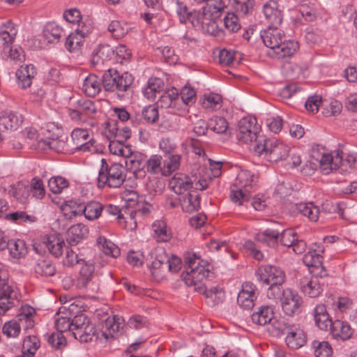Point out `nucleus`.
Here are the masks:
<instances>
[{
	"instance_id": "f257e3e1",
	"label": "nucleus",
	"mask_w": 357,
	"mask_h": 357,
	"mask_svg": "<svg viewBox=\"0 0 357 357\" xmlns=\"http://www.w3.org/2000/svg\"><path fill=\"white\" fill-rule=\"evenodd\" d=\"M278 26H268L261 32V38L264 44L270 48V56L278 59L290 57L298 50V43L294 40H284V33Z\"/></svg>"
},
{
	"instance_id": "f03ea898",
	"label": "nucleus",
	"mask_w": 357,
	"mask_h": 357,
	"mask_svg": "<svg viewBox=\"0 0 357 357\" xmlns=\"http://www.w3.org/2000/svg\"><path fill=\"white\" fill-rule=\"evenodd\" d=\"M185 273L183 280L188 286H198L196 289H203L202 282L212 274L210 264L195 253H188L185 257Z\"/></svg>"
},
{
	"instance_id": "7ed1b4c3",
	"label": "nucleus",
	"mask_w": 357,
	"mask_h": 357,
	"mask_svg": "<svg viewBox=\"0 0 357 357\" xmlns=\"http://www.w3.org/2000/svg\"><path fill=\"white\" fill-rule=\"evenodd\" d=\"M317 152H314V157L319 162L320 169L324 174H328L333 170L340 169L345 171L347 168L355 169L357 167V155L356 153H349L344 159L339 151L333 153H324L321 158L316 157Z\"/></svg>"
},
{
	"instance_id": "20e7f679",
	"label": "nucleus",
	"mask_w": 357,
	"mask_h": 357,
	"mask_svg": "<svg viewBox=\"0 0 357 357\" xmlns=\"http://www.w3.org/2000/svg\"><path fill=\"white\" fill-rule=\"evenodd\" d=\"M126 179L125 167L119 162L109 165L104 158L101 160V167L98 172V186L104 188L120 187Z\"/></svg>"
},
{
	"instance_id": "39448f33",
	"label": "nucleus",
	"mask_w": 357,
	"mask_h": 357,
	"mask_svg": "<svg viewBox=\"0 0 357 357\" xmlns=\"http://www.w3.org/2000/svg\"><path fill=\"white\" fill-rule=\"evenodd\" d=\"M254 150L259 156L264 155L270 162L284 160L290 153V148L287 144L275 139L258 142L255 146Z\"/></svg>"
},
{
	"instance_id": "423d86ee",
	"label": "nucleus",
	"mask_w": 357,
	"mask_h": 357,
	"mask_svg": "<svg viewBox=\"0 0 357 357\" xmlns=\"http://www.w3.org/2000/svg\"><path fill=\"white\" fill-rule=\"evenodd\" d=\"M73 282L75 289L89 295L96 293L100 289L95 275V268L91 263L84 262L78 275Z\"/></svg>"
},
{
	"instance_id": "0eeeda50",
	"label": "nucleus",
	"mask_w": 357,
	"mask_h": 357,
	"mask_svg": "<svg viewBox=\"0 0 357 357\" xmlns=\"http://www.w3.org/2000/svg\"><path fill=\"white\" fill-rule=\"evenodd\" d=\"M132 82L130 75L127 73L121 75L114 69H109L102 75V86L107 91H126Z\"/></svg>"
},
{
	"instance_id": "6e6552de",
	"label": "nucleus",
	"mask_w": 357,
	"mask_h": 357,
	"mask_svg": "<svg viewBox=\"0 0 357 357\" xmlns=\"http://www.w3.org/2000/svg\"><path fill=\"white\" fill-rule=\"evenodd\" d=\"M95 333V328L87 316L80 314L74 317L71 335L75 339L87 342L92 340Z\"/></svg>"
},
{
	"instance_id": "1a4fd4ad",
	"label": "nucleus",
	"mask_w": 357,
	"mask_h": 357,
	"mask_svg": "<svg viewBox=\"0 0 357 357\" xmlns=\"http://www.w3.org/2000/svg\"><path fill=\"white\" fill-rule=\"evenodd\" d=\"M238 127L236 137L239 142L248 144L257 139L259 126L257 125L256 118L244 117L239 121Z\"/></svg>"
},
{
	"instance_id": "9d476101",
	"label": "nucleus",
	"mask_w": 357,
	"mask_h": 357,
	"mask_svg": "<svg viewBox=\"0 0 357 357\" xmlns=\"http://www.w3.org/2000/svg\"><path fill=\"white\" fill-rule=\"evenodd\" d=\"M158 107L169 109V112L182 115L185 113V105L180 100L178 90L172 88L165 91L157 102Z\"/></svg>"
},
{
	"instance_id": "9b49d317",
	"label": "nucleus",
	"mask_w": 357,
	"mask_h": 357,
	"mask_svg": "<svg viewBox=\"0 0 357 357\" xmlns=\"http://www.w3.org/2000/svg\"><path fill=\"white\" fill-rule=\"evenodd\" d=\"M258 281L266 285L269 284H283L285 280L284 272L272 265H263L258 268L255 273Z\"/></svg>"
},
{
	"instance_id": "f8f14e48",
	"label": "nucleus",
	"mask_w": 357,
	"mask_h": 357,
	"mask_svg": "<svg viewBox=\"0 0 357 357\" xmlns=\"http://www.w3.org/2000/svg\"><path fill=\"white\" fill-rule=\"evenodd\" d=\"M280 302L284 313L288 316H293L301 312L303 299L297 292L287 288L283 289Z\"/></svg>"
},
{
	"instance_id": "ddd939ff",
	"label": "nucleus",
	"mask_w": 357,
	"mask_h": 357,
	"mask_svg": "<svg viewBox=\"0 0 357 357\" xmlns=\"http://www.w3.org/2000/svg\"><path fill=\"white\" fill-rule=\"evenodd\" d=\"M196 29L212 33L216 26L215 22L203 8L202 10L192 11L188 21Z\"/></svg>"
},
{
	"instance_id": "4468645a",
	"label": "nucleus",
	"mask_w": 357,
	"mask_h": 357,
	"mask_svg": "<svg viewBox=\"0 0 357 357\" xmlns=\"http://www.w3.org/2000/svg\"><path fill=\"white\" fill-rule=\"evenodd\" d=\"M74 149L81 151H94V141L90 139L89 131L84 128H75L71 132Z\"/></svg>"
},
{
	"instance_id": "2eb2a0df",
	"label": "nucleus",
	"mask_w": 357,
	"mask_h": 357,
	"mask_svg": "<svg viewBox=\"0 0 357 357\" xmlns=\"http://www.w3.org/2000/svg\"><path fill=\"white\" fill-rule=\"evenodd\" d=\"M263 13L269 26H280L282 22V10L278 3L270 0L263 6Z\"/></svg>"
},
{
	"instance_id": "dca6fc26",
	"label": "nucleus",
	"mask_w": 357,
	"mask_h": 357,
	"mask_svg": "<svg viewBox=\"0 0 357 357\" xmlns=\"http://www.w3.org/2000/svg\"><path fill=\"white\" fill-rule=\"evenodd\" d=\"M17 292L10 286L0 289V314H5L18 303Z\"/></svg>"
},
{
	"instance_id": "f3484780",
	"label": "nucleus",
	"mask_w": 357,
	"mask_h": 357,
	"mask_svg": "<svg viewBox=\"0 0 357 357\" xmlns=\"http://www.w3.org/2000/svg\"><path fill=\"white\" fill-rule=\"evenodd\" d=\"M255 291L256 287L252 283L245 282L243 284L242 289L237 297V302L242 308L250 310L254 307L257 298Z\"/></svg>"
},
{
	"instance_id": "a211bd4d",
	"label": "nucleus",
	"mask_w": 357,
	"mask_h": 357,
	"mask_svg": "<svg viewBox=\"0 0 357 357\" xmlns=\"http://www.w3.org/2000/svg\"><path fill=\"white\" fill-rule=\"evenodd\" d=\"M22 122L21 115L10 110L0 112V131H13L17 130Z\"/></svg>"
},
{
	"instance_id": "6ab92c4d",
	"label": "nucleus",
	"mask_w": 357,
	"mask_h": 357,
	"mask_svg": "<svg viewBox=\"0 0 357 357\" xmlns=\"http://www.w3.org/2000/svg\"><path fill=\"white\" fill-rule=\"evenodd\" d=\"M169 187L175 193L181 195L193 188L192 179L186 174L176 173L169 180Z\"/></svg>"
},
{
	"instance_id": "aec40b11",
	"label": "nucleus",
	"mask_w": 357,
	"mask_h": 357,
	"mask_svg": "<svg viewBox=\"0 0 357 357\" xmlns=\"http://www.w3.org/2000/svg\"><path fill=\"white\" fill-rule=\"evenodd\" d=\"M328 329L334 339L342 341L349 340L354 333V330L350 325L347 322L340 320L332 321Z\"/></svg>"
},
{
	"instance_id": "412c9836",
	"label": "nucleus",
	"mask_w": 357,
	"mask_h": 357,
	"mask_svg": "<svg viewBox=\"0 0 357 357\" xmlns=\"http://www.w3.org/2000/svg\"><path fill=\"white\" fill-rule=\"evenodd\" d=\"M315 325L323 331H328L332 323V319L330 317L326 306L324 304H318L312 311Z\"/></svg>"
},
{
	"instance_id": "4be33fe9",
	"label": "nucleus",
	"mask_w": 357,
	"mask_h": 357,
	"mask_svg": "<svg viewBox=\"0 0 357 357\" xmlns=\"http://www.w3.org/2000/svg\"><path fill=\"white\" fill-rule=\"evenodd\" d=\"M304 264L311 268H314L317 270L310 271L314 275L322 278L326 275V270L323 266V257L320 254H315L314 252H307L303 257Z\"/></svg>"
},
{
	"instance_id": "5701e85b",
	"label": "nucleus",
	"mask_w": 357,
	"mask_h": 357,
	"mask_svg": "<svg viewBox=\"0 0 357 357\" xmlns=\"http://www.w3.org/2000/svg\"><path fill=\"white\" fill-rule=\"evenodd\" d=\"M300 285L303 293L311 298L317 297L323 291L322 285L317 278H302Z\"/></svg>"
},
{
	"instance_id": "b1692460",
	"label": "nucleus",
	"mask_w": 357,
	"mask_h": 357,
	"mask_svg": "<svg viewBox=\"0 0 357 357\" xmlns=\"http://www.w3.org/2000/svg\"><path fill=\"white\" fill-rule=\"evenodd\" d=\"M123 326L124 320L122 317L117 315L109 317L106 319L102 327V335L106 340H109L123 329Z\"/></svg>"
},
{
	"instance_id": "393cba45",
	"label": "nucleus",
	"mask_w": 357,
	"mask_h": 357,
	"mask_svg": "<svg viewBox=\"0 0 357 357\" xmlns=\"http://www.w3.org/2000/svg\"><path fill=\"white\" fill-rule=\"evenodd\" d=\"M17 34V29L14 24L8 21L0 26V43L3 48L9 47L13 43Z\"/></svg>"
},
{
	"instance_id": "a878e982",
	"label": "nucleus",
	"mask_w": 357,
	"mask_h": 357,
	"mask_svg": "<svg viewBox=\"0 0 357 357\" xmlns=\"http://www.w3.org/2000/svg\"><path fill=\"white\" fill-rule=\"evenodd\" d=\"M286 342L289 347L298 349L306 342V335L302 329L292 326L287 334Z\"/></svg>"
},
{
	"instance_id": "bb28decb",
	"label": "nucleus",
	"mask_w": 357,
	"mask_h": 357,
	"mask_svg": "<svg viewBox=\"0 0 357 357\" xmlns=\"http://www.w3.org/2000/svg\"><path fill=\"white\" fill-rule=\"evenodd\" d=\"M36 75V70L33 65L22 66L16 72V77L19 85L22 89H26L31 85L32 79Z\"/></svg>"
},
{
	"instance_id": "cd10ccee",
	"label": "nucleus",
	"mask_w": 357,
	"mask_h": 357,
	"mask_svg": "<svg viewBox=\"0 0 357 357\" xmlns=\"http://www.w3.org/2000/svg\"><path fill=\"white\" fill-rule=\"evenodd\" d=\"M274 316V310L272 306L262 305L251 315L253 324L259 326H265L271 321Z\"/></svg>"
},
{
	"instance_id": "c85d7f7f",
	"label": "nucleus",
	"mask_w": 357,
	"mask_h": 357,
	"mask_svg": "<svg viewBox=\"0 0 357 357\" xmlns=\"http://www.w3.org/2000/svg\"><path fill=\"white\" fill-rule=\"evenodd\" d=\"M295 210L301 215L307 218L310 221L319 220L320 210L313 202H300L294 205Z\"/></svg>"
},
{
	"instance_id": "c756f323",
	"label": "nucleus",
	"mask_w": 357,
	"mask_h": 357,
	"mask_svg": "<svg viewBox=\"0 0 357 357\" xmlns=\"http://www.w3.org/2000/svg\"><path fill=\"white\" fill-rule=\"evenodd\" d=\"M89 234L88 227L82 224L78 223L71 226L67 231V241L71 245H76L84 239Z\"/></svg>"
},
{
	"instance_id": "7c9ffc66",
	"label": "nucleus",
	"mask_w": 357,
	"mask_h": 357,
	"mask_svg": "<svg viewBox=\"0 0 357 357\" xmlns=\"http://www.w3.org/2000/svg\"><path fill=\"white\" fill-rule=\"evenodd\" d=\"M60 209L66 219H72L82 215V203L76 199H70L61 204Z\"/></svg>"
},
{
	"instance_id": "2f4dec72",
	"label": "nucleus",
	"mask_w": 357,
	"mask_h": 357,
	"mask_svg": "<svg viewBox=\"0 0 357 357\" xmlns=\"http://www.w3.org/2000/svg\"><path fill=\"white\" fill-rule=\"evenodd\" d=\"M35 315L36 310L29 305H25L20 307V313L16 320L18 321L25 329L32 328L34 326Z\"/></svg>"
},
{
	"instance_id": "473e14b6",
	"label": "nucleus",
	"mask_w": 357,
	"mask_h": 357,
	"mask_svg": "<svg viewBox=\"0 0 357 357\" xmlns=\"http://www.w3.org/2000/svg\"><path fill=\"white\" fill-rule=\"evenodd\" d=\"M35 315L36 310L29 305H25L20 307V313L16 320L18 321L25 329L32 328L34 326Z\"/></svg>"
},
{
	"instance_id": "72a5a7b5",
	"label": "nucleus",
	"mask_w": 357,
	"mask_h": 357,
	"mask_svg": "<svg viewBox=\"0 0 357 357\" xmlns=\"http://www.w3.org/2000/svg\"><path fill=\"white\" fill-rule=\"evenodd\" d=\"M202 107L209 111H216L222 106V98L215 93H206L200 99Z\"/></svg>"
},
{
	"instance_id": "f704fd0d",
	"label": "nucleus",
	"mask_w": 357,
	"mask_h": 357,
	"mask_svg": "<svg viewBox=\"0 0 357 357\" xmlns=\"http://www.w3.org/2000/svg\"><path fill=\"white\" fill-rule=\"evenodd\" d=\"M164 87L162 80L158 77H150L146 86L143 89L144 96L148 100H153L157 93H160Z\"/></svg>"
},
{
	"instance_id": "c9c22d12",
	"label": "nucleus",
	"mask_w": 357,
	"mask_h": 357,
	"mask_svg": "<svg viewBox=\"0 0 357 357\" xmlns=\"http://www.w3.org/2000/svg\"><path fill=\"white\" fill-rule=\"evenodd\" d=\"M45 248H47L55 257H59L62 255L63 248L66 245L64 241L59 236H50L45 241H43Z\"/></svg>"
},
{
	"instance_id": "e433bc0d",
	"label": "nucleus",
	"mask_w": 357,
	"mask_h": 357,
	"mask_svg": "<svg viewBox=\"0 0 357 357\" xmlns=\"http://www.w3.org/2000/svg\"><path fill=\"white\" fill-rule=\"evenodd\" d=\"M62 28L54 22H48L43 29V37L49 43H56L63 36Z\"/></svg>"
},
{
	"instance_id": "4c0bfd02",
	"label": "nucleus",
	"mask_w": 357,
	"mask_h": 357,
	"mask_svg": "<svg viewBox=\"0 0 357 357\" xmlns=\"http://www.w3.org/2000/svg\"><path fill=\"white\" fill-rule=\"evenodd\" d=\"M182 210L188 213L197 211L200 206V195L197 192H189L181 201Z\"/></svg>"
},
{
	"instance_id": "58836bf2",
	"label": "nucleus",
	"mask_w": 357,
	"mask_h": 357,
	"mask_svg": "<svg viewBox=\"0 0 357 357\" xmlns=\"http://www.w3.org/2000/svg\"><path fill=\"white\" fill-rule=\"evenodd\" d=\"M254 183V174L248 170H241L237 174L234 185L250 192Z\"/></svg>"
},
{
	"instance_id": "ea45409f",
	"label": "nucleus",
	"mask_w": 357,
	"mask_h": 357,
	"mask_svg": "<svg viewBox=\"0 0 357 357\" xmlns=\"http://www.w3.org/2000/svg\"><path fill=\"white\" fill-rule=\"evenodd\" d=\"M10 257L13 259H20L26 256L27 248L23 240L15 239L8 241V247Z\"/></svg>"
},
{
	"instance_id": "a19ab883",
	"label": "nucleus",
	"mask_w": 357,
	"mask_h": 357,
	"mask_svg": "<svg viewBox=\"0 0 357 357\" xmlns=\"http://www.w3.org/2000/svg\"><path fill=\"white\" fill-rule=\"evenodd\" d=\"M82 90L89 97L98 95L101 90L99 78L94 74H90L84 80Z\"/></svg>"
},
{
	"instance_id": "79ce46f5",
	"label": "nucleus",
	"mask_w": 357,
	"mask_h": 357,
	"mask_svg": "<svg viewBox=\"0 0 357 357\" xmlns=\"http://www.w3.org/2000/svg\"><path fill=\"white\" fill-rule=\"evenodd\" d=\"M181 160V155H165V158H162L163 176H169L173 172L179 169Z\"/></svg>"
},
{
	"instance_id": "37998d69",
	"label": "nucleus",
	"mask_w": 357,
	"mask_h": 357,
	"mask_svg": "<svg viewBox=\"0 0 357 357\" xmlns=\"http://www.w3.org/2000/svg\"><path fill=\"white\" fill-rule=\"evenodd\" d=\"M123 140L117 138L111 140L109 144V149L111 153L122 156L123 158H129L132 155L133 152L130 145H126Z\"/></svg>"
},
{
	"instance_id": "c03bdc74",
	"label": "nucleus",
	"mask_w": 357,
	"mask_h": 357,
	"mask_svg": "<svg viewBox=\"0 0 357 357\" xmlns=\"http://www.w3.org/2000/svg\"><path fill=\"white\" fill-rule=\"evenodd\" d=\"M102 210L103 206L98 202L92 201L86 204L82 203V215L89 220H94L100 216Z\"/></svg>"
},
{
	"instance_id": "a18cd8bd",
	"label": "nucleus",
	"mask_w": 357,
	"mask_h": 357,
	"mask_svg": "<svg viewBox=\"0 0 357 357\" xmlns=\"http://www.w3.org/2000/svg\"><path fill=\"white\" fill-rule=\"evenodd\" d=\"M226 8L227 6L222 0H208L203 9L208 13L215 22V20L222 15Z\"/></svg>"
},
{
	"instance_id": "49530a36",
	"label": "nucleus",
	"mask_w": 357,
	"mask_h": 357,
	"mask_svg": "<svg viewBox=\"0 0 357 357\" xmlns=\"http://www.w3.org/2000/svg\"><path fill=\"white\" fill-rule=\"evenodd\" d=\"M38 144L42 149H46L48 148L57 153H65L68 151L66 142L59 137L41 139L38 142Z\"/></svg>"
},
{
	"instance_id": "de8ad7c7",
	"label": "nucleus",
	"mask_w": 357,
	"mask_h": 357,
	"mask_svg": "<svg viewBox=\"0 0 357 357\" xmlns=\"http://www.w3.org/2000/svg\"><path fill=\"white\" fill-rule=\"evenodd\" d=\"M146 172L152 175L163 176L162 157L160 155H152L145 161Z\"/></svg>"
},
{
	"instance_id": "09e8293b",
	"label": "nucleus",
	"mask_w": 357,
	"mask_h": 357,
	"mask_svg": "<svg viewBox=\"0 0 357 357\" xmlns=\"http://www.w3.org/2000/svg\"><path fill=\"white\" fill-rule=\"evenodd\" d=\"M268 326V330L273 336H280L283 334L287 335L288 331L292 326L288 324L284 319H278L274 317Z\"/></svg>"
},
{
	"instance_id": "8fccbe9b",
	"label": "nucleus",
	"mask_w": 357,
	"mask_h": 357,
	"mask_svg": "<svg viewBox=\"0 0 357 357\" xmlns=\"http://www.w3.org/2000/svg\"><path fill=\"white\" fill-rule=\"evenodd\" d=\"M34 270L37 274L45 277L52 276L56 272L55 266L50 259L38 260Z\"/></svg>"
},
{
	"instance_id": "3c124183",
	"label": "nucleus",
	"mask_w": 357,
	"mask_h": 357,
	"mask_svg": "<svg viewBox=\"0 0 357 357\" xmlns=\"http://www.w3.org/2000/svg\"><path fill=\"white\" fill-rule=\"evenodd\" d=\"M97 244L99 248L107 255L117 257L120 255V249L104 236H100L97 238Z\"/></svg>"
},
{
	"instance_id": "603ef678",
	"label": "nucleus",
	"mask_w": 357,
	"mask_h": 357,
	"mask_svg": "<svg viewBox=\"0 0 357 357\" xmlns=\"http://www.w3.org/2000/svg\"><path fill=\"white\" fill-rule=\"evenodd\" d=\"M3 56L10 59L15 63L22 62L25 59L24 52L19 45L3 48Z\"/></svg>"
},
{
	"instance_id": "864d4df0",
	"label": "nucleus",
	"mask_w": 357,
	"mask_h": 357,
	"mask_svg": "<svg viewBox=\"0 0 357 357\" xmlns=\"http://www.w3.org/2000/svg\"><path fill=\"white\" fill-rule=\"evenodd\" d=\"M112 52L109 45H100L93 52L92 63L93 64L103 63Z\"/></svg>"
},
{
	"instance_id": "5fc2aeb1",
	"label": "nucleus",
	"mask_w": 357,
	"mask_h": 357,
	"mask_svg": "<svg viewBox=\"0 0 357 357\" xmlns=\"http://www.w3.org/2000/svg\"><path fill=\"white\" fill-rule=\"evenodd\" d=\"M280 237V231L273 229H267L264 232L258 234L257 239L258 241L266 243L269 247H274Z\"/></svg>"
},
{
	"instance_id": "6e6d98bb",
	"label": "nucleus",
	"mask_w": 357,
	"mask_h": 357,
	"mask_svg": "<svg viewBox=\"0 0 357 357\" xmlns=\"http://www.w3.org/2000/svg\"><path fill=\"white\" fill-rule=\"evenodd\" d=\"M314 354L316 357H331L333 349L326 341L314 340L312 343Z\"/></svg>"
},
{
	"instance_id": "4d7b16f0",
	"label": "nucleus",
	"mask_w": 357,
	"mask_h": 357,
	"mask_svg": "<svg viewBox=\"0 0 357 357\" xmlns=\"http://www.w3.org/2000/svg\"><path fill=\"white\" fill-rule=\"evenodd\" d=\"M208 126L209 129L218 134L225 133L228 129V123L222 116H214L211 117L208 121Z\"/></svg>"
},
{
	"instance_id": "13d9d810",
	"label": "nucleus",
	"mask_w": 357,
	"mask_h": 357,
	"mask_svg": "<svg viewBox=\"0 0 357 357\" xmlns=\"http://www.w3.org/2000/svg\"><path fill=\"white\" fill-rule=\"evenodd\" d=\"M69 186V182L62 176H53L48 181L50 190L54 194L61 193L63 190Z\"/></svg>"
},
{
	"instance_id": "bf43d9fd",
	"label": "nucleus",
	"mask_w": 357,
	"mask_h": 357,
	"mask_svg": "<svg viewBox=\"0 0 357 357\" xmlns=\"http://www.w3.org/2000/svg\"><path fill=\"white\" fill-rule=\"evenodd\" d=\"M73 323V319L70 320L68 317L60 316L59 314H56L55 317V327L57 332L62 334L63 333L72 334Z\"/></svg>"
},
{
	"instance_id": "052dcab7",
	"label": "nucleus",
	"mask_w": 357,
	"mask_h": 357,
	"mask_svg": "<svg viewBox=\"0 0 357 357\" xmlns=\"http://www.w3.org/2000/svg\"><path fill=\"white\" fill-rule=\"evenodd\" d=\"M84 41V38L75 31L71 33L66 41V47L70 52H74L80 49Z\"/></svg>"
},
{
	"instance_id": "680f3d73",
	"label": "nucleus",
	"mask_w": 357,
	"mask_h": 357,
	"mask_svg": "<svg viewBox=\"0 0 357 357\" xmlns=\"http://www.w3.org/2000/svg\"><path fill=\"white\" fill-rule=\"evenodd\" d=\"M109 32L116 39L121 38L128 33V26L126 24L117 20L111 22L107 28Z\"/></svg>"
},
{
	"instance_id": "e2e57ef3",
	"label": "nucleus",
	"mask_w": 357,
	"mask_h": 357,
	"mask_svg": "<svg viewBox=\"0 0 357 357\" xmlns=\"http://www.w3.org/2000/svg\"><path fill=\"white\" fill-rule=\"evenodd\" d=\"M21 331V324L16 319L6 322L2 328V333L8 337H16Z\"/></svg>"
},
{
	"instance_id": "0e129e2a",
	"label": "nucleus",
	"mask_w": 357,
	"mask_h": 357,
	"mask_svg": "<svg viewBox=\"0 0 357 357\" xmlns=\"http://www.w3.org/2000/svg\"><path fill=\"white\" fill-rule=\"evenodd\" d=\"M78 108L84 116L91 117L97 112L95 102L89 99H80L76 102Z\"/></svg>"
},
{
	"instance_id": "69168bd1",
	"label": "nucleus",
	"mask_w": 357,
	"mask_h": 357,
	"mask_svg": "<svg viewBox=\"0 0 357 357\" xmlns=\"http://www.w3.org/2000/svg\"><path fill=\"white\" fill-rule=\"evenodd\" d=\"M174 8L181 23H187L192 12L188 10L187 6L180 0H172Z\"/></svg>"
},
{
	"instance_id": "338daca9",
	"label": "nucleus",
	"mask_w": 357,
	"mask_h": 357,
	"mask_svg": "<svg viewBox=\"0 0 357 357\" xmlns=\"http://www.w3.org/2000/svg\"><path fill=\"white\" fill-rule=\"evenodd\" d=\"M254 0H233L232 6L236 13L241 15H246L253 8Z\"/></svg>"
},
{
	"instance_id": "774afa93",
	"label": "nucleus",
	"mask_w": 357,
	"mask_h": 357,
	"mask_svg": "<svg viewBox=\"0 0 357 357\" xmlns=\"http://www.w3.org/2000/svg\"><path fill=\"white\" fill-rule=\"evenodd\" d=\"M153 228L158 241L167 242L170 239V233L167 229V226L162 221L155 222Z\"/></svg>"
}]
</instances>
